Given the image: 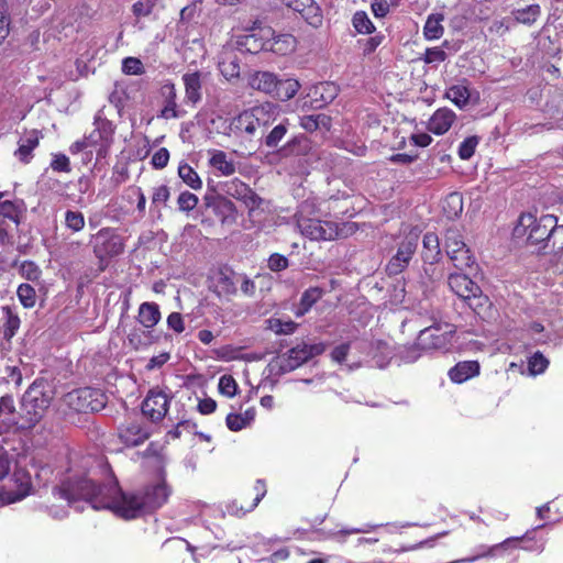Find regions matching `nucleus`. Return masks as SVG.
Masks as SVG:
<instances>
[{
    "label": "nucleus",
    "mask_w": 563,
    "mask_h": 563,
    "mask_svg": "<svg viewBox=\"0 0 563 563\" xmlns=\"http://www.w3.org/2000/svg\"><path fill=\"white\" fill-rule=\"evenodd\" d=\"M54 494L65 499L68 505L85 500L96 510L108 509L124 519H133L144 512L162 507L170 495V489L164 479L148 485L137 494H126L121 490L115 479L104 486H98L86 475H68Z\"/></svg>",
    "instance_id": "obj_1"
},
{
    "label": "nucleus",
    "mask_w": 563,
    "mask_h": 563,
    "mask_svg": "<svg viewBox=\"0 0 563 563\" xmlns=\"http://www.w3.org/2000/svg\"><path fill=\"white\" fill-rule=\"evenodd\" d=\"M455 328L448 322H434L420 331L415 345L406 347L401 357L407 363H412L420 357V352L448 349L452 342Z\"/></svg>",
    "instance_id": "obj_2"
},
{
    "label": "nucleus",
    "mask_w": 563,
    "mask_h": 563,
    "mask_svg": "<svg viewBox=\"0 0 563 563\" xmlns=\"http://www.w3.org/2000/svg\"><path fill=\"white\" fill-rule=\"evenodd\" d=\"M558 222L552 214L537 219L533 214H522L514 229V238L525 240L528 246H536L539 251L548 250L551 228Z\"/></svg>",
    "instance_id": "obj_3"
},
{
    "label": "nucleus",
    "mask_w": 563,
    "mask_h": 563,
    "mask_svg": "<svg viewBox=\"0 0 563 563\" xmlns=\"http://www.w3.org/2000/svg\"><path fill=\"white\" fill-rule=\"evenodd\" d=\"M52 396L42 384L33 383L24 393L19 415L20 429L35 427L51 405Z\"/></svg>",
    "instance_id": "obj_4"
},
{
    "label": "nucleus",
    "mask_w": 563,
    "mask_h": 563,
    "mask_svg": "<svg viewBox=\"0 0 563 563\" xmlns=\"http://www.w3.org/2000/svg\"><path fill=\"white\" fill-rule=\"evenodd\" d=\"M310 206L305 202L297 213V227L300 233L312 241H331L341 238L342 230L339 224L331 221H321L318 218H310Z\"/></svg>",
    "instance_id": "obj_5"
},
{
    "label": "nucleus",
    "mask_w": 563,
    "mask_h": 563,
    "mask_svg": "<svg viewBox=\"0 0 563 563\" xmlns=\"http://www.w3.org/2000/svg\"><path fill=\"white\" fill-rule=\"evenodd\" d=\"M278 114L279 110L276 104L264 102L241 112L234 120L235 128L253 136L260 129L274 123Z\"/></svg>",
    "instance_id": "obj_6"
},
{
    "label": "nucleus",
    "mask_w": 563,
    "mask_h": 563,
    "mask_svg": "<svg viewBox=\"0 0 563 563\" xmlns=\"http://www.w3.org/2000/svg\"><path fill=\"white\" fill-rule=\"evenodd\" d=\"M448 285L456 296L467 301L468 306L477 313H479L478 308L488 301L487 297L482 295L479 286L465 274H450Z\"/></svg>",
    "instance_id": "obj_7"
},
{
    "label": "nucleus",
    "mask_w": 563,
    "mask_h": 563,
    "mask_svg": "<svg viewBox=\"0 0 563 563\" xmlns=\"http://www.w3.org/2000/svg\"><path fill=\"white\" fill-rule=\"evenodd\" d=\"M64 404L77 412L99 411L104 407V395L93 388L85 387L71 390L63 397Z\"/></svg>",
    "instance_id": "obj_8"
},
{
    "label": "nucleus",
    "mask_w": 563,
    "mask_h": 563,
    "mask_svg": "<svg viewBox=\"0 0 563 563\" xmlns=\"http://www.w3.org/2000/svg\"><path fill=\"white\" fill-rule=\"evenodd\" d=\"M95 129L87 137L88 145L96 150L98 157H106L112 143L115 128L111 121L98 113L93 122Z\"/></svg>",
    "instance_id": "obj_9"
},
{
    "label": "nucleus",
    "mask_w": 563,
    "mask_h": 563,
    "mask_svg": "<svg viewBox=\"0 0 563 563\" xmlns=\"http://www.w3.org/2000/svg\"><path fill=\"white\" fill-rule=\"evenodd\" d=\"M419 242V233L410 231L399 243L396 254L389 260L386 271L388 275L400 274L410 263Z\"/></svg>",
    "instance_id": "obj_10"
},
{
    "label": "nucleus",
    "mask_w": 563,
    "mask_h": 563,
    "mask_svg": "<svg viewBox=\"0 0 563 563\" xmlns=\"http://www.w3.org/2000/svg\"><path fill=\"white\" fill-rule=\"evenodd\" d=\"M170 396L167 391L153 388L142 402V412L153 422L161 421L168 411Z\"/></svg>",
    "instance_id": "obj_11"
},
{
    "label": "nucleus",
    "mask_w": 563,
    "mask_h": 563,
    "mask_svg": "<svg viewBox=\"0 0 563 563\" xmlns=\"http://www.w3.org/2000/svg\"><path fill=\"white\" fill-rule=\"evenodd\" d=\"M324 351V345L322 343L316 344H300L292 349H290L286 357L283 360L282 367L285 371H292L303 363L308 362L313 356L320 355Z\"/></svg>",
    "instance_id": "obj_12"
},
{
    "label": "nucleus",
    "mask_w": 563,
    "mask_h": 563,
    "mask_svg": "<svg viewBox=\"0 0 563 563\" xmlns=\"http://www.w3.org/2000/svg\"><path fill=\"white\" fill-rule=\"evenodd\" d=\"M31 490V475L24 471H16L13 474L12 487L0 490V498L7 504L15 503L29 496Z\"/></svg>",
    "instance_id": "obj_13"
},
{
    "label": "nucleus",
    "mask_w": 563,
    "mask_h": 563,
    "mask_svg": "<svg viewBox=\"0 0 563 563\" xmlns=\"http://www.w3.org/2000/svg\"><path fill=\"white\" fill-rule=\"evenodd\" d=\"M239 274L230 269H220L213 278V290L219 297L227 299L238 292Z\"/></svg>",
    "instance_id": "obj_14"
},
{
    "label": "nucleus",
    "mask_w": 563,
    "mask_h": 563,
    "mask_svg": "<svg viewBox=\"0 0 563 563\" xmlns=\"http://www.w3.org/2000/svg\"><path fill=\"white\" fill-rule=\"evenodd\" d=\"M203 77V74L198 70H188L183 75L186 103L197 104L201 101Z\"/></svg>",
    "instance_id": "obj_15"
},
{
    "label": "nucleus",
    "mask_w": 563,
    "mask_h": 563,
    "mask_svg": "<svg viewBox=\"0 0 563 563\" xmlns=\"http://www.w3.org/2000/svg\"><path fill=\"white\" fill-rule=\"evenodd\" d=\"M148 437L147 428L137 421L126 422L119 428V438L128 446H137Z\"/></svg>",
    "instance_id": "obj_16"
},
{
    "label": "nucleus",
    "mask_w": 563,
    "mask_h": 563,
    "mask_svg": "<svg viewBox=\"0 0 563 563\" xmlns=\"http://www.w3.org/2000/svg\"><path fill=\"white\" fill-rule=\"evenodd\" d=\"M456 119V114L449 108L438 109L429 120L428 130L437 135L446 133Z\"/></svg>",
    "instance_id": "obj_17"
},
{
    "label": "nucleus",
    "mask_w": 563,
    "mask_h": 563,
    "mask_svg": "<svg viewBox=\"0 0 563 563\" xmlns=\"http://www.w3.org/2000/svg\"><path fill=\"white\" fill-rule=\"evenodd\" d=\"M247 85L253 90L272 96L277 87V76L269 71H254L249 76Z\"/></svg>",
    "instance_id": "obj_18"
},
{
    "label": "nucleus",
    "mask_w": 563,
    "mask_h": 563,
    "mask_svg": "<svg viewBox=\"0 0 563 563\" xmlns=\"http://www.w3.org/2000/svg\"><path fill=\"white\" fill-rule=\"evenodd\" d=\"M338 92L339 89L333 82H320L311 88L309 96L312 98L314 108H322L332 102Z\"/></svg>",
    "instance_id": "obj_19"
},
{
    "label": "nucleus",
    "mask_w": 563,
    "mask_h": 563,
    "mask_svg": "<svg viewBox=\"0 0 563 563\" xmlns=\"http://www.w3.org/2000/svg\"><path fill=\"white\" fill-rule=\"evenodd\" d=\"M16 426L20 428L18 410L11 396L0 398V432Z\"/></svg>",
    "instance_id": "obj_20"
},
{
    "label": "nucleus",
    "mask_w": 563,
    "mask_h": 563,
    "mask_svg": "<svg viewBox=\"0 0 563 563\" xmlns=\"http://www.w3.org/2000/svg\"><path fill=\"white\" fill-rule=\"evenodd\" d=\"M216 216L223 225H233L238 220V209L235 205L227 197L220 196L213 205Z\"/></svg>",
    "instance_id": "obj_21"
},
{
    "label": "nucleus",
    "mask_w": 563,
    "mask_h": 563,
    "mask_svg": "<svg viewBox=\"0 0 563 563\" xmlns=\"http://www.w3.org/2000/svg\"><path fill=\"white\" fill-rule=\"evenodd\" d=\"M161 93L165 100V104L161 110V118L166 120L178 118L177 112V91L175 85L170 81L165 82L161 88Z\"/></svg>",
    "instance_id": "obj_22"
},
{
    "label": "nucleus",
    "mask_w": 563,
    "mask_h": 563,
    "mask_svg": "<svg viewBox=\"0 0 563 563\" xmlns=\"http://www.w3.org/2000/svg\"><path fill=\"white\" fill-rule=\"evenodd\" d=\"M478 373L479 364L476 361H465L457 363L453 368H451L449 375L454 383L461 384L478 375Z\"/></svg>",
    "instance_id": "obj_23"
},
{
    "label": "nucleus",
    "mask_w": 563,
    "mask_h": 563,
    "mask_svg": "<svg viewBox=\"0 0 563 563\" xmlns=\"http://www.w3.org/2000/svg\"><path fill=\"white\" fill-rule=\"evenodd\" d=\"M137 320L145 329L154 328L161 320L158 305L155 302H143L139 307Z\"/></svg>",
    "instance_id": "obj_24"
},
{
    "label": "nucleus",
    "mask_w": 563,
    "mask_h": 563,
    "mask_svg": "<svg viewBox=\"0 0 563 563\" xmlns=\"http://www.w3.org/2000/svg\"><path fill=\"white\" fill-rule=\"evenodd\" d=\"M255 489L257 490L256 496L254 499L244 506L243 504L239 505L238 500H233L231 504L228 505L227 509L228 512L232 516H244L245 514L252 511L261 501V499L264 497L266 489L263 482L257 481Z\"/></svg>",
    "instance_id": "obj_25"
},
{
    "label": "nucleus",
    "mask_w": 563,
    "mask_h": 563,
    "mask_svg": "<svg viewBox=\"0 0 563 563\" xmlns=\"http://www.w3.org/2000/svg\"><path fill=\"white\" fill-rule=\"evenodd\" d=\"M276 86L277 87L272 96L280 101H288L292 99L300 89V82L294 78L284 80L277 78Z\"/></svg>",
    "instance_id": "obj_26"
},
{
    "label": "nucleus",
    "mask_w": 563,
    "mask_h": 563,
    "mask_svg": "<svg viewBox=\"0 0 563 563\" xmlns=\"http://www.w3.org/2000/svg\"><path fill=\"white\" fill-rule=\"evenodd\" d=\"M423 260L426 262L434 263L438 262L441 254L440 241L435 233L428 232L423 236Z\"/></svg>",
    "instance_id": "obj_27"
},
{
    "label": "nucleus",
    "mask_w": 563,
    "mask_h": 563,
    "mask_svg": "<svg viewBox=\"0 0 563 563\" xmlns=\"http://www.w3.org/2000/svg\"><path fill=\"white\" fill-rule=\"evenodd\" d=\"M38 133L37 131L30 132L25 137L19 142V147L14 152V155L24 163H27L31 158L32 151L38 145Z\"/></svg>",
    "instance_id": "obj_28"
},
{
    "label": "nucleus",
    "mask_w": 563,
    "mask_h": 563,
    "mask_svg": "<svg viewBox=\"0 0 563 563\" xmlns=\"http://www.w3.org/2000/svg\"><path fill=\"white\" fill-rule=\"evenodd\" d=\"M2 332L5 340H11L20 328L19 316L8 306L2 307Z\"/></svg>",
    "instance_id": "obj_29"
},
{
    "label": "nucleus",
    "mask_w": 563,
    "mask_h": 563,
    "mask_svg": "<svg viewBox=\"0 0 563 563\" xmlns=\"http://www.w3.org/2000/svg\"><path fill=\"white\" fill-rule=\"evenodd\" d=\"M210 165L223 176H231L235 173L234 163L228 159L224 152L214 150L209 159Z\"/></svg>",
    "instance_id": "obj_30"
},
{
    "label": "nucleus",
    "mask_w": 563,
    "mask_h": 563,
    "mask_svg": "<svg viewBox=\"0 0 563 563\" xmlns=\"http://www.w3.org/2000/svg\"><path fill=\"white\" fill-rule=\"evenodd\" d=\"M255 419V409L249 408L243 413H229L225 422L231 431H240Z\"/></svg>",
    "instance_id": "obj_31"
},
{
    "label": "nucleus",
    "mask_w": 563,
    "mask_h": 563,
    "mask_svg": "<svg viewBox=\"0 0 563 563\" xmlns=\"http://www.w3.org/2000/svg\"><path fill=\"white\" fill-rule=\"evenodd\" d=\"M445 97L462 109L468 103L471 93L466 85L457 84L446 90Z\"/></svg>",
    "instance_id": "obj_32"
},
{
    "label": "nucleus",
    "mask_w": 563,
    "mask_h": 563,
    "mask_svg": "<svg viewBox=\"0 0 563 563\" xmlns=\"http://www.w3.org/2000/svg\"><path fill=\"white\" fill-rule=\"evenodd\" d=\"M443 15L442 14H431L427 19V22L423 27L424 36L428 40H438L443 35V26H442Z\"/></svg>",
    "instance_id": "obj_33"
},
{
    "label": "nucleus",
    "mask_w": 563,
    "mask_h": 563,
    "mask_svg": "<svg viewBox=\"0 0 563 563\" xmlns=\"http://www.w3.org/2000/svg\"><path fill=\"white\" fill-rule=\"evenodd\" d=\"M300 126L308 131L313 132L319 128H324L329 130L330 128V118L325 114H317V115H303L300 117L299 121Z\"/></svg>",
    "instance_id": "obj_34"
},
{
    "label": "nucleus",
    "mask_w": 563,
    "mask_h": 563,
    "mask_svg": "<svg viewBox=\"0 0 563 563\" xmlns=\"http://www.w3.org/2000/svg\"><path fill=\"white\" fill-rule=\"evenodd\" d=\"M296 38L290 34H280L273 38L269 46L272 51L280 55H286L295 49Z\"/></svg>",
    "instance_id": "obj_35"
},
{
    "label": "nucleus",
    "mask_w": 563,
    "mask_h": 563,
    "mask_svg": "<svg viewBox=\"0 0 563 563\" xmlns=\"http://www.w3.org/2000/svg\"><path fill=\"white\" fill-rule=\"evenodd\" d=\"M98 239H102L108 242V245L104 246L103 252L109 255L119 254L123 246L118 235H114L110 229H102L97 234Z\"/></svg>",
    "instance_id": "obj_36"
},
{
    "label": "nucleus",
    "mask_w": 563,
    "mask_h": 563,
    "mask_svg": "<svg viewBox=\"0 0 563 563\" xmlns=\"http://www.w3.org/2000/svg\"><path fill=\"white\" fill-rule=\"evenodd\" d=\"M442 209L448 218L457 217L463 211V199L457 192L450 194L443 201Z\"/></svg>",
    "instance_id": "obj_37"
},
{
    "label": "nucleus",
    "mask_w": 563,
    "mask_h": 563,
    "mask_svg": "<svg viewBox=\"0 0 563 563\" xmlns=\"http://www.w3.org/2000/svg\"><path fill=\"white\" fill-rule=\"evenodd\" d=\"M219 69L227 79L236 78L240 75V63L236 55H228L219 62Z\"/></svg>",
    "instance_id": "obj_38"
},
{
    "label": "nucleus",
    "mask_w": 563,
    "mask_h": 563,
    "mask_svg": "<svg viewBox=\"0 0 563 563\" xmlns=\"http://www.w3.org/2000/svg\"><path fill=\"white\" fill-rule=\"evenodd\" d=\"M178 176L183 179V181L188 185L191 189L198 190L202 187V181L198 176L197 172L184 163L178 167Z\"/></svg>",
    "instance_id": "obj_39"
},
{
    "label": "nucleus",
    "mask_w": 563,
    "mask_h": 563,
    "mask_svg": "<svg viewBox=\"0 0 563 563\" xmlns=\"http://www.w3.org/2000/svg\"><path fill=\"white\" fill-rule=\"evenodd\" d=\"M444 249L448 256H450L461 249H467V246L456 230L449 229L445 233Z\"/></svg>",
    "instance_id": "obj_40"
},
{
    "label": "nucleus",
    "mask_w": 563,
    "mask_h": 563,
    "mask_svg": "<svg viewBox=\"0 0 563 563\" xmlns=\"http://www.w3.org/2000/svg\"><path fill=\"white\" fill-rule=\"evenodd\" d=\"M449 257L453 265L460 271L472 268L475 265L474 256L468 247L464 250L461 249Z\"/></svg>",
    "instance_id": "obj_41"
},
{
    "label": "nucleus",
    "mask_w": 563,
    "mask_h": 563,
    "mask_svg": "<svg viewBox=\"0 0 563 563\" xmlns=\"http://www.w3.org/2000/svg\"><path fill=\"white\" fill-rule=\"evenodd\" d=\"M18 298L24 308H33L36 303V291L30 284H21L16 290Z\"/></svg>",
    "instance_id": "obj_42"
},
{
    "label": "nucleus",
    "mask_w": 563,
    "mask_h": 563,
    "mask_svg": "<svg viewBox=\"0 0 563 563\" xmlns=\"http://www.w3.org/2000/svg\"><path fill=\"white\" fill-rule=\"evenodd\" d=\"M321 297V291L319 288H310L302 294L300 300V308L296 311V316L300 317L305 314L314 302L319 300Z\"/></svg>",
    "instance_id": "obj_43"
},
{
    "label": "nucleus",
    "mask_w": 563,
    "mask_h": 563,
    "mask_svg": "<svg viewBox=\"0 0 563 563\" xmlns=\"http://www.w3.org/2000/svg\"><path fill=\"white\" fill-rule=\"evenodd\" d=\"M268 329L276 334H291L297 329V323L291 320L284 321L278 318L267 320Z\"/></svg>",
    "instance_id": "obj_44"
},
{
    "label": "nucleus",
    "mask_w": 563,
    "mask_h": 563,
    "mask_svg": "<svg viewBox=\"0 0 563 563\" xmlns=\"http://www.w3.org/2000/svg\"><path fill=\"white\" fill-rule=\"evenodd\" d=\"M250 187L239 179H233L225 184V194L240 201L245 198V195L250 191Z\"/></svg>",
    "instance_id": "obj_45"
},
{
    "label": "nucleus",
    "mask_w": 563,
    "mask_h": 563,
    "mask_svg": "<svg viewBox=\"0 0 563 563\" xmlns=\"http://www.w3.org/2000/svg\"><path fill=\"white\" fill-rule=\"evenodd\" d=\"M302 18L313 27H318L322 24V15L320 9L311 2H308L303 10L299 11Z\"/></svg>",
    "instance_id": "obj_46"
},
{
    "label": "nucleus",
    "mask_w": 563,
    "mask_h": 563,
    "mask_svg": "<svg viewBox=\"0 0 563 563\" xmlns=\"http://www.w3.org/2000/svg\"><path fill=\"white\" fill-rule=\"evenodd\" d=\"M548 250L553 253L563 251V225H558V222L550 230Z\"/></svg>",
    "instance_id": "obj_47"
},
{
    "label": "nucleus",
    "mask_w": 563,
    "mask_h": 563,
    "mask_svg": "<svg viewBox=\"0 0 563 563\" xmlns=\"http://www.w3.org/2000/svg\"><path fill=\"white\" fill-rule=\"evenodd\" d=\"M352 22L358 33L369 34L375 29L367 13L364 11H357L354 13Z\"/></svg>",
    "instance_id": "obj_48"
},
{
    "label": "nucleus",
    "mask_w": 563,
    "mask_h": 563,
    "mask_svg": "<svg viewBox=\"0 0 563 563\" xmlns=\"http://www.w3.org/2000/svg\"><path fill=\"white\" fill-rule=\"evenodd\" d=\"M288 120L277 124L273 128V130L268 133L265 139V145L267 147H276L278 143L284 139L287 133Z\"/></svg>",
    "instance_id": "obj_49"
},
{
    "label": "nucleus",
    "mask_w": 563,
    "mask_h": 563,
    "mask_svg": "<svg viewBox=\"0 0 563 563\" xmlns=\"http://www.w3.org/2000/svg\"><path fill=\"white\" fill-rule=\"evenodd\" d=\"M19 273L23 278L30 282H37L42 276V271L40 269V267L34 262L31 261H25L21 263L19 267Z\"/></svg>",
    "instance_id": "obj_50"
},
{
    "label": "nucleus",
    "mask_w": 563,
    "mask_h": 563,
    "mask_svg": "<svg viewBox=\"0 0 563 563\" xmlns=\"http://www.w3.org/2000/svg\"><path fill=\"white\" fill-rule=\"evenodd\" d=\"M516 20L525 24L533 23L540 15V8L537 4L528 5L516 11Z\"/></svg>",
    "instance_id": "obj_51"
},
{
    "label": "nucleus",
    "mask_w": 563,
    "mask_h": 563,
    "mask_svg": "<svg viewBox=\"0 0 563 563\" xmlns=\"http://www.w3.org/2000/svg\"><path fill=\"white\" fill-rule=\"evenodd\" d=\"M10 15L9 4L5 0H0V44L9 35Z\"/></svg>",
    "instance_id": "obj_52"
},
{
    "label": "nucleus",
    "mask_w": 563,
    "mask_h": 563,
    "mask_svg": "<svg viewBox=\"0 0 563 563\" xmlns=\"http://www.w3.org/2000/svg\"><path fill=\"white\" fill-rule=\"evenodd\" d=\"M218 388L220 394L232 398L236 395L238 384L231 375H223L219 379Z\"/></svg>",
    "instance_id": "obj_53"
},
{
    "label": "nucleus",
    "mask_w": 563,
    "mask_h": 563,
    "mask_svg": "<svg viewBox=\"0 0 563 563\" xmlns=\"http://www.w3.org/2000/svg\"><path fill=\"white\" fill-rule=\"evenodd\" d=\"M65 223L68 229L79 232L85 227V218L81 212L68 210L65 214Z\"/></svg>",
    "instance_id": "obj_54"
},
{
    "label": "nucleus",
    "mask_w": 563,
    "mask_h": 563,
    "mask_svg": "<svg viewBox=\"0 0 563 563\" xmlns=\"http://www.w3.org/2000/svg\"><path fill=\"white\" fill-rule=\"evenodd\" d=\"M122 71L126 75H142L145 69L143 63L136 57H126L122 62Z\"/></svg>",
    "instance_id": "obj_55"
},
{
    "label": "nucleus",
    "mask_w": 563,
    "mask_h": 563,
    "mask_svg": "<svg viewBox=\"0 0 563 563\" xmlns=\"http://www.w3.org/2000/svg\"><path fill=\"white\" fill-rule=\"evenodd\" d=\"M198 201V197L189 191L181 192L177 199L179 210L185 212L194 210L197 207Z\"/></svg>",
    "instance_id": "obj_56"
},
{
    "label": "nucleus",
    "mask_w": 563,
    "mask_h": 563,
    "mask_svg": "<svg viewBox=\"0 0 563 563\" xmlns=\"http://www.w3.org/2000/svg\"><path fill=\"white\" fill-rule=\"evenodd\" d=\"M242 202L247 208L249 216L253 217L257 210L262 209L264 200L258 197L252 189H250L247 195H245V198H243Z\"/></svg>",
    "instance_id": "obj_57"
},
{
    "label": "nucleus",
    "mask_w": 563,
    "mask_h": 563,
    "mask_svg": "<svg viewBox=\"0 0 563 563\" xmlns=\"http://www.w3.org/2000/svg\"><path fill=\"white\" fill-rule=\"evenodd\" d=\"M478 145V139L476 136H470L465 139L459 147V156L462 159H470Z\"/></svg>",
    "instance_id": "obj_58"
},
{
    "label": "nucleus",
    "mask_w": 563,
    "mask_h": 563,
    "mask_svg": "<svg viewBox=\"0 0 563 563\" xmlns=\"http://www.w3.org/2000/svg\"><path fill=\"white\" fill-rule=\"evenodd\" d=\"M155 7V0H139L132 5V12L136 18L148 16Z\"/></svg>",
    "instance_id": "obj_59"
},
{
    "label": "nucleus",
    "mask_w": 563,
    "mask_h": 563,
    "mask_svg": "<svg viewBox=\"0 0 563 563\" xmlns=\"http://www.w3.org/2000/svg\"><path fill=\"white\" fill-rule=\"evenodd\" d=\"M548 365L549 361L539 352L529 360V371L533 375L543 373Z\"/></svg>",
    "instance_id": "obj_60"
},
{
    "label": "nucleus",
    "mask_w": 563,
    "mask_h": 563,
    "mask_svg": "<svg viewBox=\"0 0 563 563\" xmlns=\"http://www.w3.org/2000/svg\"><path fill=\"white\" fill-rule=\"evenodd\" d=\"M143 334L145 335L146 338V341H143L142 338H141V334L137 332V331H133L131 332L129 335H128V342L129 344L135 349V350H140L142 347H145L147 345H150L152 343V335L150 332L145 333L143 332Z\"/></svg>",
    "instance_id": "obj_61"
},
{
    "label": "nucleus",
    "mask_w": 563,
    "mask_h": 563,
    "mask_svg": "<svg viewBox=\"0 0 563 563\" xmlns=\"http://www.w3.org/2000/svg\"><path fill=\"white\" fill-rule=\"evenodd\" d=\"M289 262L287 257L279 253H274L269 256L267 266L272 272H280L288 267Z\"/></svg>",
    "instance_id": "obj_62"
},
{
    "label": "nucleus",
    "mask_w": 563,
    "mask_h": 563,
    "mask_svg": "<svg viewBox=\"0 0 563 563\" xmlns=\"http://www.w3.org/2000/svg\"><path fill=\"white\" fill-rule=\"evenodd\" d=\"M167 325L176 333H183L185 331L184 318L179 312H172L167 317Z\"/></svg>",
    "instance_id": "obj_63"
},
{
    "label": "nucleus",
    "mask_w": 563,
    "mask_h": 563,
    "mask_svg": "<svg viewBox=\"0 0 563 563\" xmlns=\"http://www.w3.org/2000/svg\"><path fill=\"white\" fill-rule=\"evenodd\" d=\"M168 161L169 152L165 147L157 150L152 156V164L157 169L164 168L168 164Z\"/></svg>",
    "instance_id": "obj_64"
}]
</instances>
